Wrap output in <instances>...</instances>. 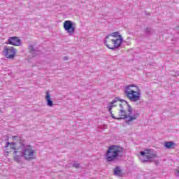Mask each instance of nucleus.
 <instances>
[{"instance_id":"obj_24","label":"nucleus","mask_w":179,"mask_h":179,"mask_svg":"<svg viewBox=\"0 0 179 179\" xmlns=\"http://www.w3.org/2000/svg\"><path fill=\"white\" fill-rule=\"evenodd\" d=\"M155 164H159V159L155 160Z\"/></svg>"},{"instance_id":"obj_1","label":"nucleus","mask_w":179,"mask_h":179,"mask_svg":"<svg viewBox=\"0 0 179 179\" xmlns=\"http://www.w3.org/2000/svg\"><path fill=\"white\" fill-rule=\"evenodd\" d=\"M13 141H17V142H6V145L4 148H9V145L15 146V151H14V155H15L14 157L15 162L20 163L22 157L29 161L34 159V150H33V147L30 145H27L26 140L16 136H13Z\"/></svg>"},{"instance_id":"obj_16","label":"nucleus","mask_w":179,"mask_h":179,"mask_svg":"<svg viewBox=\"0 0 179 179\" xmlns=\"http://www.w3.org/2000/svg\"><path fill=\"white\" fill-rule=\"evenodd\" d=\"M115 101H116V103H117V101H120L122 103V104H124V103H125V104H127V103H128V101H127L124 99H120V97H116L115 99Z\"/></svg>"},{"instance_id":"obj_12","label":"nucleus","mask_w":179,"mask_h":179,"mask_svg":"<svg viewBox=\"0 0 179 179\" xmlns=\"http://www.w3.org/2000/svg\"><path fill=\"white\" fill-rule=\"evenodd\" d=\"M113 174L114 176H117V177H122V170H121V168L120 166H116L113 169Z\"/></svg>"},{"instance_id":"obj_9","label":"nucleus","mask_w":179,"mask_h":179,"mask_svg":"<svg viewBox=\"0 0 179 179\" xmlns=\"http://www.w3.org/2000/svg\"><path fill=\"white\" fill-rule=\"evenodd\" d=\"M7 44L10 45H15L19 47L22 44V39L19 38L17 36H11L8 38Z\"/></svg>"},{"instance_id":"obj_8","label":"nucleus","mask_w":179,"mask_h":179,"mask_svg":"<svg viewBox=\"0 0 179 179\" xmlns=\"http://www.w3.org/2000/svg\"><path fill=\"white\" fill-rule=\"evenodd\" d=\"M122 36L119 35V38L117 39H112L111 41L113 43V45L110 46V45H106V47L109 48V50H112L113 51H117L119 47H121L122 44Z\"/></svg>"},{"instance_id":"obj_10","label":"nucleus","mask_w":179,"mask_h":179,"mask_svg":"<svg viewBox=\"0 0 179 179\" xmlns=\"http://www.w3.org/2000/svg\"><path fill=\"white\" fill-rule=\"evenodd\" d=\"M28 50L31 54H33V55H38V54H40L38 48H35L32 44L29 45Z\"/></svg>"},{"instance_id":"obj_13","label":"nucleus","mask_w":179,"mask_h":179,"mask_svg":"<svg viewBox=\"0 0 179 179\" xmlns=\"http://www.w3.org/2000/svg\"><path fill=\"white\" fill-rule=\"evenodd\" d=\"M164 148L166 149H174V146H176V143L173 141H167L164 143Z\"/></svg>"},{"instance_id":"obj_19","label":"nucleus","mask_w":179,"mask_h":179,"mask_svg":"<svg viewBox=\"0 0 179 179\" xmlns=\"http://www.w3.org/2000/svg\"><path fill=\"white\" fill-rule=\"evenodd\" d=\"M8 148H10V149H11L12 150H15V152L16 151V146L15 145H8Z\"/></svg>"},{"instance_id":"obj_5","label":"nucleus","mask_w":179,"mask_h":179,"mask_svg":"<svg viewBox=\"0 0 179 179\" xmlns=\"http://www.w3.org/2000/svg\"><path fill=\"white\" fill-rule=\"evenodd\" d=\"M140 154V160L142 162V163H146L147 162H154L153 159L158 157L156 155V151H153V150H145V151H141Z\"/></svg>"},{"instance_id":"obj_2","label":"nucleus","mask_w":179,"mask_h":179,"mask_svg":"<svg viewBox=\"0 0 179 179\" xmlns=\"http://www.w3.org/2000/svg\"><path fill=\"white\" fill-rule=\"evenodd\" d=\"M126 105L127 106V113L125 110H119V115L118 117L114 116V114H110L111 117L113 118V120H126V124L129 125L131 124V121H134V120H136L138 117H139V113L137 112L132 115V107L128 102H126Z\"/></svg>"},{"instance_id":"obj_7","label":"nucleus","mask_w":179,"mask_h":179,"mask_svg":"<svg viewBox=\"0 0 179 179\" xmlns=\"http://www.w3.org/2000/svg\"><path fill=\"white\" fill-rule=\"evenodd\" d=\"M3 54L8 59H13L16 57V49L10 46H5L3 50Z\"/></svg>"},{"instance_id":"obj_23","label":"nucleus","mask_w":179,"mask_h":179,"mask_svg":"<svg viewBox=\"0 0 179 179\" xmlns=\"http://www.w3.org/2000/svg\"><path fill=\"white\" fill-rule=\"evenodd\" d=\"M64 61H68V57H64Z\"/></svg>"},{"instance_id":"obj_22","label":"nucleus","mask_w":179,"mask_h":179,"mask_svg":"<svg viewBox=\"0 0 179 179\" xmlns=\"http://www.w3.org/2000/svg\"><path fill=\"white\" fill-rule=\"evenodd\" d=\"M172 75V76H179V71H176V73H174V74H171Z\"/></svg>"},{"instance_id":"obj_18","label":"nucleus","mask_w":179,"mask_h":179,"mask_svg":"<svg viewBox=\"0 0 179 179\" xmlns=\"http://www.w3.org/2000/svg\"><path fill=\"white\" fill-rule=\"evenodd\" d=\"M73 167H74V169H79V167H80V164H78L76 162H75L73 164Z\"/></svg>"},{"instance_id":"obj_15","label":"nucleus","mask_w":179,"mask_h":179,"mask_svg":"<svg viewBox=\"0 0 179 179\" xmlns=\"http://www.w3.org/2000/svg\"><path fill=\"white\" fill-rule=\"evenodd\" d=\"M115 103H117L115 99L109 103L108 110L110 114H113V107H115V105H114Z\"/></svg>"},{"instance_id":"obj_4","label":"nucleus","mask_w":179,"mask_h":179,"mask_svg":"<svg viewBox=\"0 0 179 179\" xmlns=\"http://www.w3.org/2000/svg\"><path fill=\"white\" fill-rule=\"evenodd\" d=\"M131 87H136V85L134 84L129 85L126 87L124 93L126 97L129 99L130 101L135 102L141 100V90L137 89V91L131 90ZM130 90V91H128Z\"/></svg>"},{"instance_id":"obj_21","label":"nucleus","mask_w":179,"mask_h":179,"mask_svg":"<svg viewBox=\"0 0 179 179\" xmlns=\"http://www.w3.org/2000/svg\"><path fill=\"white\" fill-rule=\"evenodd\" d=\"M127 106V104H125V103H123V105H122V103H120V110H125V108H124V106Z\"/></svg>"},{"instance_id":"obj_20","label":"nucleus","mask_w":179,"mask_h":179,"mask_svg":"<svg viewBox=\"0 0 179 179\" xmlns=\"http://www.w3.org/2000/svg\"><path fill=\"white\" fill-rule=\"evenodd\" d=\"M110 37V35H108L106 37V38H105V41H104V44L106 45H109L108 44H107V40H108V38Z\"/></svg>"},{"instance_id":"obj_17","label":"nucleus","mask_w":179,"mask_h":179,"mask_svg":"<svg viewBox=\"0 0 179 179\" xmlns=\"http://www.w3.org/2000/svg\"><path fill=\"white\" fill-rule=\"evenodd\" d=\"M109 36H111L112 37H117L118 36V37H120V32L118 31L113 32Z\"/></svg>"},{"instance_id":"obj_3","label":"nucleus","mask_w":179,"mask_h":179,"mask_svg":"<svg viewBox=\"0 0 179 179\" xmlns=\"http://www.w3.org/2000/svg\"><path fill=\"white\" fill-rule=\"evenodd\" d=\"M122 153H124V148L117 145H111L106 151V159L107 162H114L120 157H122Z\"/></svg>"},{"instance_id":"obj_6","label":"nucleus","mask_w":179,"mask_h":179,"mask_svg":"<svg viewBox=\"0 0 179 179\" xmlns=\"http://www.w3.org/2000/svg\"><path fill=\"white\" fill-rule=\"evenodd\" d=\"M63 27L69 36H73L75 34L76 24L71 20H66L63 24Z\"/></svg>"},{"instance_id":"obj_11","label":"nucleus","mask_w":179,"mask_h":179,"mask_svg":"<svg viewBox=\"0 0 179 179\" xmlns=\"http://www.w3.org/2000/svg\"><path fill=\"white\" fill-rule=\"evenodd\" d=\"M45 100L48 107H52V106H54V101L51 100V94H50V91L46 92Z\"/></svg>"},{"instance_id":"obj_14","label":"nucleus","mask_w":179,"mask_h":179,"mask_svg":"<svg viewBox=\"0 0 179 179\" xmlns=\"http://www.w3.org/2000/svg\"><path fill=\"white\" fill-rule=\"evenodd\" d=\"M144 33L147 35V36H151V34H153V33H155V30H153V29L150 28V27H146L144 29Z\"/></svg>"}]
</instances>
